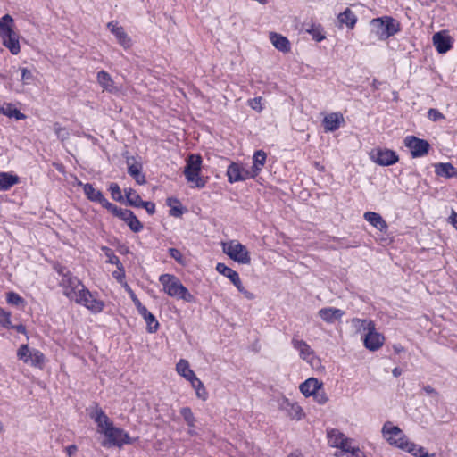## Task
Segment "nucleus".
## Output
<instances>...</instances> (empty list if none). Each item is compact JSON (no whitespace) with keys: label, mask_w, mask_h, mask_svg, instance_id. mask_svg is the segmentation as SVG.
<instances>
[{"label":"nucleus","mask_w":457,"mask_h":457,"mask_svg":"<svg viewBox=\"0 0 457 457\" xmlns=\"http://www.w3.org/2000/svg\"><path fill=\"white\" fill-rule=\"evenodd\" d=\"M88 415L96 424L97 432L104 435L105 440L102 443L104 447L116 446L121 448L125 445H131L135 439L121 428L115 427L112 420L106 415L98 403H94L88 410Z\"/></svg>","instance_id":"f257e3e1"},{"label":"nucleus","mask_w":457,"mask_h":457,"mask_svg":"<svg viewBox=\"0 0 457 457\" xmlns=\"http://www.w3.org/2000/svg\"><path fill=\"white\" fill-rule=\"evenodd\" d=\"M159 282L162 286V290L169 296L184 300L187 303L194 301L193 295L183 286L181 281L173 274H162L159 277Z\"/></svg>","instance_id":"f03ea898"},{"label":"nucleus","mask_w":457,"mask_h":457,"mask_svg":"<svg viewBox=\"0 0 457 457\" xmlns=\"http://www.w3.org/2000/svg\"><path fill=\"white\" fill-rule=\"evenodd\" d=\"M0 37L2 44L14 55L21 51L20 37L14 30V20L10 14L0 19Z\"/></svg>","instance_id":"7ed1b4c3"},{"label":"nucleus","mask_w":457,"mask_h":457,"mask_svg":"<svg viewBox=\"0 0 457 457\" xmlns=\"http://www.w3.org/2000/svg\"><path fill=\"white\" fill-rule=\"evenodd\" d=\"M370 33L379 40L385 41L401 30L400 22L391 16L372 19L370 22Z\"/></svg>","instance_id":"20e7f679"},{"label":"nucleus","mask_w":457,"mask_h":457,"mask_svg":"<svg viewBox=\"0 0 457 457\" xmlns=\"http://www.w3.org/2000/svg\"><path fill=\"white\" fill-rule=\"evenodd\" d=\"M53 268L62 278L59 281V286L62 288L63 295L67 298L73 300L78 294V290L85 287V285L67 267L61 263H54Z\"/></svg>","instance_id":"39448f33"},{"label":"nucleus","mask_w":457,"mask_h":457,"mask_svg":"<svg viewBox=\"0 0 457 457\" xmlns=\"http://www.w3.org/2000/svg\"><path fill=\"white\" fill-rule=\"evenodd\" d=\"M202 157L199 154H190L187 159L184 175L191 187L203 188L206 185V179L200 176Z\"/></svg>","instance_id":"423d86ee"},{"label":"nucleus","mask_w":457,"mask_h":457,"mask_svg":"<svg viewBox=\"0 0 457 457\" xmlns=\"http://www.w3.org/2000/svg\"><path fill=\"white\" fill-rule=\"evenodd\" d=\"M327 438L329 446L339 448L343 452L350 453L354 457H359L361 453L358 446H352L353 439L345 436L344 433L337 428L327 429Z\"/></svg>","instance_id":"0eeeda50"},{"label":"nucleus","mask_w":457,"mask_h":457,"mask_svg":"<svg viewBox=\"0 0 457 457\" xmlns=\"http://www.w3.org/2000/svg\"><path fill=\"white\" fill-rule=\"evenodd\" d=\"M73 301L84 306L94 314L103 312L105 306L104 302L99 298L98 293L91 292L86 287H82V288L78 290V294Z\"/></svg>","instance_id":"6e6552de"},{"label":"nucleus","mask_w":457,"mask_h":457,"mask_svg":"<svg viewBox=\"0 0 457 457\" xmlns=\"http://www.w3.org/2000/svg\"><path fill=\"white\" fill-rule=\"evenodd\" d=\"M222 250L231 260L240 264H249L250 253L246 247L237 240H229L222 243Z\"/></svg>","instance_id":"1a4fd4ad"},{"label":"nucleus","mask_w":457,"mask_h":457,"mask_svg":"<svg viewBox=\"0 0 457 457\" xmlns=\"http://www.w3.org/2000/svg\"><path fill=\"white\" fill-rule=\"evenodd\" d=\"M382 435L389 445L401 450H403L409 441L403 430L399 427L393 425L390 421H386L383 425Z\"/></svg>","instance_id":"9d476101"},{"label":"nucleus","mask_w":457,"mask_h":457,"mask_svg":"<svg viewBox=\"0 0 457 457\" xmlns=\"http://www.w3.org/2000/svg\"><path fill=\"white\" fill-rule=\"evenodd\" d=\"M17 357L24 363L38 369H43L46 361V357L41 351L35 348L30 349L28 345H21L19 347Z\"/></svg>","instance_id":"9b49d317"},{"label":"nucleus","mask_w":457,"mask_h":457,"mask_svg":"<svg viewBox=\"0 0 457 457\" xmlns=\"http://www.w3.org/2000/svg\"><path fill=\"white\" fill-rule=\"evenodd\" d=\"M113 216L124 221L129 229L135 233L140 232L144 226L134 212L129 209H122L113 204L109 211Z\"/></svg>","instance_id":"f8f14e48"},{"label":"nucleus","mask_w":457,"mask_h":457,"mask_svg":"<svg viewBox=\"0 0 457 457\" xmlns=\"http://www.w3.org/2000/svg\"><path fill=\"white\" fill-rule=\"evenodd\" d=\"M216 270L220 274L228 278L230 280V282L237 287V289L245 295V298L249 300L254 298V295L244 287L239 274L236 270H232L231 268L228 267L226 264L221 262L217 263Z\"/></svg>","instance_id":"ddd939ff"},{"label":"nucleus","mask_w":457,"mask_h":457,"mask_svg":"<svg viewBox=\"0 0 457 457\" xmlns=\"http://www.w3.org/2000/svg\"><path fill=\"white\" fill-rule=\"evenodd\" d=\"M404 145L410 150L412 158L427 155L430 149L429 143L415 136H407L404 138Z\"/></svg>","instance_id":"4468645a"},{"label":"nucleus","mask_w":457,"mask_h":457,"mask_svg":"<svg viewBox=\"0 0 457 457\" xmlns=\"http://www.w3.org/2000/svg\"><path fill=\"white\" fill-rule=\"evenodd\" d=\"M370 159L380 166H390L399 161L396 152L387 148H375L370 153Z\"/></svg>","instance_id":"2eb2a0df"},{"label":"nucleus","mask_w":457,"mask_h":457,"mask_svg":"<svg viewBox=\"0 0 457 457\" xmlns=\"http://www.w3.org/2000/svg\"><path fill=\"white\" fill-rule=\"evenodd\" d=\"M228 181L231 184L254 179L250 169H246L242 163L232 162L227 168Z\"/></svg>","instance_id":"dca6fc26"},{"label":"nucleus","mask_w":457,"mask_h":457,"mask_svg":"<svg viewBox=\"0 0 457 457\" xmlns=\"http://www.w3.org/2000/svg\"><path fill=\"white\" fill-rule=\"evenodd\" d=\"M78 185L83 187L84 194L89 201L100 204L108 211L111 210L113 204L109 202L100 190L95 188L93 184L79 181Z\"/></svg>","instance_id":"f3484780"},{"label":"nucleus","mask_w":457,"mask_h":457,"mask_svg":"<svg viewBox=\"0 0 457 457\" xmlns=\"http://www.w3.org/2000/svg\"><path fill=\"white\" fill-rule=\"evenodd\" d=\"M361 339L365 348L371 352L379 350L385 343V337L377 331L376 325L371 328H370V330L364 334Z\"/></svg>","instance_id":"a211bd4d"},{"label":"nucleus","mask_w":457,"mask_h":457,"mask_svg":"<svg viewBox=\"0 0 457 457\" xmlns=\"http://www.w3.org/2000/svg\"><path fill=\"white\" fill-rule=\"evenodd\" d=\"M432 42L439 54H445L452 49L453 39L447 30H441L433 35Z\"/></svg>","instance_id":"6ab92c4d"},{"label":"nucleus","mask_w":457,"mask_h":457,"mask_svg":"<svg viewBox=\"0 0 457 457\" xmlns=\"http://www.w3.org/2000/svg\"><path fill=\"white\" fill-rule=\"evenodd\" d=\"M108 29L114 35L117 42L124 48L128 49L132 46V40L125 31L124 28L119 26L118 21H112L107 24Z\"/></svg>","instance_id":"aec40b11"},{"label":"nucleus","mask_w":457,"mask_h":457,"mask_svg":"<svg viewBox=\"0 0 457 457\" xmlns=\"http://www.w3.org/2000/svg\"><path fill=\"white\" fill-rule=\"evenodd\" d=\"M96 79L104 91L111 94H117L120 91V87L116 85L111 75L105 71H98Z\"/></svg>","instance_id":"412c9836"},{"label":"nucleus","mask_w":457,"mask_h":457,"mask_svg":"<svg viewBox=\"0 0 457 457\" xmlns=\"http://www.w3.org/2000/svg\"><path fill=\"white\" fill-rule=\"evenodd\" d=\"M344 315L345 312L343 310L335 307H324L318 312V316L328 324L341 320Z\"/></svg>","instance_id":"4be33fe9"},{"label":"nucleus","mask_w":457,"mask_h":457,"mask_svg":"<svg viewBox=\"0 0 457 457\" xmlns=\"http://www.w3.org/2000/svg\"><path fill=\"white\" fill-rule=\"evenodd\" d=\"M303 30L312 36L316 42H321L326 38L324 28L320 23L311 21L303 24Z\"/></svg>","instance_id":"5701e85b"},{"label":"nucleus","mask_w":457,"mask_h":457,"mask_svg":"<svg viewBox=\"0 0 457 457\" xmlns=\"http://www.w3.org/2000/svg\"><path fill=\"white\" fill-rule=\"evenodd\" d=\"M292 345L295 350L299 352L300 357L303 360L311 362L314 358V352L304 340L296 339L294 337L292 339Z\"/></svg>","instance_id":"b1692460"},{"label":"nucleus","mask_w":457,"mask_h":457,"mask_svg":"<svg viewBox=\"0 0 457 457\" xmlns=\"http://www.w3.org/2000/svg\"><path fill=\"white\" fill-rule=\"evenodd\" d=\"M337 21L339 27L345 26L348 29H353L358 18L350 8H346L343 12L337 15Z\"/></svg>","instance_id":"393cba45"},{"label":"nucleus","mask_w":457,"mask_h":457,"mask_svg":"<svg viewBox=\"0 0 457 457\" xmlns=\"http://www.w3.org/2000/svg\"><path fill=\"white\" fill-rule=\"evenodd\" d=\"M435 172L437 176L445 179L457 178V169L450 162L435 164Z\"/></svg>","instance_id":"a878e982"},{"label":"nucleus","mask_w":457,"mask_h":457,"mask_svg":"<svg viewBox=\"0 0 457 457\" xmlns=\"http://www.w3.org/2000/svg\"><path fill=\"white\" fill-rule=\"evenodd\" d=\"M321 387L322 383L315 378L306 379L299 386L301 393L306 397L312 396L317 389H320Z\"/></svg>","instance_id":"bb28decb"},{"label":"nucleus","mask_w":457,"mask_h":457,"mask_svg":"<svg viewBox=\"0 0 457 457\" xmlns=\"http://www.w3.org/2000/svg\"><path fill=\"white\" fill-rule=\"evenodd\" d=\"M363 217L365 220H367L371 226L379 231L386 230L387 224L379 213L374 212H366Z\"/></svg>","instance_id":"cd10ccee"},{"label":"nucleus","mask_w":457,"mask_h":457,"mask_svg":"<svg viewBox=\"0 0 457 457\" xmlns=\"http://www.w3.org/2000/svg\"><path fill=\"white\" fill-rule=\"evenodd\" d=\"M270 40L274 47L278 51L283 53L290 51V42L286 37L276 32H270Z\"/></svg>","instance_id":"c85d7f7f"},{"label":"nucleus","mask_w":457,"mask_h":457,"mask_svg":"<svg viewBox=\"0 0 457 457\" xmlns=\"http://www.w3.org/2000/svg\"><path fill=\"white\" fill-rule=\"evenodd\" d=\"M266 159L267 154L263 150H257L254 152L253 156V166L250 169L254 178H256L262 171L266 162Z\"/></svg>","instance_id":"c756f323"},{"label":"nucleus","mask_w":457,"mask_h":457,"mask_svg":"<svg viewBox=\"0 0 457 457\" xmlns=\"http://www.w3.org/2000/svg\"><path fill=\"white\" fill-rule=\"evenodd\" d=\"M176 371L179 375L183 377L188 382H190L194 378L196 377L195 371L190 369V365L188 361L185 359H180L176 364Z\"/></svg>","instance_id":"7c9ffc66"},{"label":"nucleus","mask_w":457,"mask_h":457,"mask_svg":"<svg viewBox=\"0 0 457 457\" xmlns=\"http://www.w3.org/2000/svg\"><path fill=\"white\" fill-rule=\"evenodd\" d=\"M19 182V176L9 172H0V191H7Z\"/></svg>","instance_id":"2f4dec72"},{"label":"nucleus","mask_w":457,"mask_h":457,"mask_svg":"<svg viewBox=\"0 0 457 457\" xmlns=\"http://www.w3.org/2000/svg\"><path fill=\"white\" fill-rule=\"evenodd\" d=\"M283 407L292 419L299 420L303 417V411L297 403H292L288 399H286L283 402Z\"/></svg>","instance_id":"473e14b6"},{"label":"nucleus","mask_w":457,"mask_h":457,"mask_svg":"<svg viewBox=\"0 0 457 457\" xmlns=\"http://www.w3.org/2000/svg\"><path fill=\"white\" fill-rule=\"evenodd\" d=\"M128 173L136 180L138 185H144L146 183L145 176L142 172L141 163L134 162L129 164L128 167Z\"/></svg>","instance_id":"72a5a7b5"},{"label":"nucleus","mask_w":457,"mask_h":457,"mask_svg":"<svg viewBox=\"0 0 457 457\" xmlns=\"http://www.w3.org/2000/svg\"><path fill=\"white\" fill-rule=\"evenodd\" d=\"M352 326L355 328L357 333L365 332L367 333L376 324L372 320L353 318L351 320Z\"/></svg>","instance_id":"f704fd0d"},{"label":"nucleus","mask_w":457,"mask_h":457,"mask_svg":"<svg viewBox=\"0 0 457 457\" xmlns=\"http://www.w3.org/2000/svg\"><path fill=\"white\" fill-rule=\"evenodd\" d=\"M344 123V116H324L323 119V125L326 131H335Z\"/></svg>","instance_id":"c9c22d12"},{"label":"nucleus","mask_w":457,"mask_h":457,"mask_svg":"<svg viewBox=\"0 0 457 457\" xmlns=\"http://www.w3.org/2000/svg\"><path fill=\"white\" fill-rule=\"evenodd\" d=\"M146 323V330L148 333H155L160 327L155 316L151 313L147 309L140 314Z\"/></svg>","instance_id":"e433bc0d"},{"label":"nucleus","mask_w":457,"mask_h":457,"mask_svg":"<svg viewBox=\"0 0 457 457\" xmlns=\"http://www.w3.org/2000/svg\"><path fill=\"white\" fill-rule=\"evenodd\" d=\"M403 451H405L414 457H429L428 452L423 447L411 441H408Z\"/></svg>","instance_id":"4c0bfd02"},{"label":"nucleus","mask_w":457,"mask_h":457,"mask_svg":"<svg viewBox=\"0 0 457 457\" xmlns=\"http://www.w3.org/2000/svg\"><path fill=\"white\" fill-rule=\"evenodd\" d=\"M167 205L170 207V215L172 217H180L184 212L185 208L182 206L181 203L179 199L174 197H169L166 200Z\"/></svg>","instance_id":"58836bf2"},{"label":"nucleus","mask_w":457,"mask_h":457,"mask_svg":"<svg viewBox=\"0 0 457 457\" xmlns=\"http://www.w3.org/2000/svg\"><path fill=\"white\" fill-rule=\"evenodd\" d=\"M191 386L195 389L196 396L205 401L208 398V392L203 382L197 378H194L190 382Z\"/></svg>","instance_id":"ea45409f"},{"label":"nucleus","mask_w":457,"mask_h":457,"mask_svg":"<svg viewBox=\"0 0 457 457\" xmlns=\"http://www.w3.org/2000/svg\"><path fill=\"white\" fill-rule=\"evenodd\" d=\"M101 250L103 251V253H104V255L107 258V260H106L107 263L113 264L116 267H118V266L121 267L122 263L120 261V258L114 253L112 249H111L108 246L104 245L101 247Z\"/></svg>","instance_id":"a19ab883"},{"label":"nucleus","mask_w":457,"mask_h":457,"mask_svg":"<svg viewBox=\"0 0 457 457\" xmlns=\"http://www.w3.org/2000/svg\"><path fill=\"white\" fill-rule=\"evenodd\" d=\"M179 412L189 428H194L195 426L196 420L189 407L181 408Z\"/></svg>","instance_id":"79ce46f5"},{"label":"nucleus","mask_w":457,"mask_h":457,"mask_svg":"<svg viewBox=\"0 0 457 457\" xmlns=\"http://www.w3.org/2000/svg\"><path fill=\"white\" fill-rule=\"evenodd\" d=\"M108 190L111 194V196L112 198L114 200V201H117V202H122L123 201V195H122V193H121V189L120 187V186L117 184V183H111L109 185V187H108Z\"/></svg>","instance_id":"37998d69"},{"label":"nucleus","mask_w":457,"mask_h":457,"mask_svg":"<svg viewBox=\"0 0 457 457\" xmlns=\"http://www.w3.org/2000/svg\"><path fill=\"white\" fill-rule=\"evenodd\" d=\"M0 326L4 328L10 329L12 328V324L11 321V313L9 312L4 311L0 307Z\"/></svg>","instance_id":"c03bdc74"},{"label":"nucleus","mask_w":457,"mask_h":457,"mask_svg":"<svg viewBox=\"0 0 457 457\" xmlns=\"http://www.w3.org/2000/svg\"><path fill=\"white\" fill-rule=\"evenodd\" d=\"M6 301L9 304L19 306L24 303V299L15 292H9L6 295Z\"/></svg>","instance_id":"a18cd8bd"},{"label":"nucleus","mask_w":457,"mask_h":457,"mask_svg":"<svg viewBox=\"0 0 457 457\" xmlns=\"http://www.w3.org/2000/svg\"><path fill=\"white\" fill-rule=\"evenodd\" d=\"M248 104L253 111L260 112L263 109L264 102L262 96H258L248 100Z\"/></svg>","instance_id":"49530a36"},{"label":"nucleus","mask_w":457,"mask_h":457,"mask_svg":"<svg viewBox=\"0 0 457 457\" xmlns=\"http://www.w3.org/2000/svg\"><path fill=\"white\" fill-rule=\"evenodd\" d=\"M131 195L126 199L127 204L129 206L139 208L140 205H142V198L141 196L137 193V191L133 194H130Z\"/></svg>","instance_id":"de8ad7c7"},{"label":"nucleus","mask_w":457,"mask_h":457,"mask_svg":"<svg viewBox=\"0 0 457 457\" xmlns=\"http://www.w3.org/2000/svg\"><path fill=\"white\" fill-rule=\"evenodd\" d=\"M312 396H313L314 400L320 404H324L328 400V397L322 387L320 389H317Z\"/></svg>","instance_id":"09e8293b"},{"label":"nucleus","mask_w":457,"mask_h":457,"mask_svg":"<svg viewBox=\"0 0 457 457\" xmlns=\"http://www.w3.org/2000/svg\"><path fill=\"white\" fill-rule=\"evenodd\" d=\"M169 254L171 258H173L178 263L184 264V258L181 252L177 248H170Z\"/></svg>","instance_id":"8fccbe9b"},{"label":"nucleus","mask_w":457,"mask_h":457,"mask_svg":"<svg viewBox=\"0 0 457 457\" xmlns=\"http://www.w3.org/2000/svg\"><path fill=\"white\" fill-rule=\"evenodd\" d=\"M21 81L24 84H30L32 78H33L31 71L29 70L28 68H21Z\"/></svg>","instance_id":"3c124183"},{"label":"nucleus","mask_w":457,"mask_h":457,"mask_svg":"<svg viewBox=\"0 0 457 457\" xmlns=\"http://www.w3.org/2000/svg\"><path fill=\"white\" fill-rule=\"evenodd\" d=\"M118 270L112 272V277L116 278L119 282H122L125 278V270L123 264L117 267Z\"/></svg>","instance_id":"603ef678"},{"label":"nucleus","mask_w":457,"mask_h":457,"mask_svg":"<svg viewBox=\"0 0 457 457\" xmlns=\"http://www.w3.org/2000/svg\"><path fill=\"white\" fill-rule=\"evenodd\" d=\"M139 208H144L148 214L153 215L155 212V204L153 202L143 201Z\"/></svg>","instance_id":"864d4df0"},{"label":"nucleus","mask_w":457,"mask_h":457,"mask_svg":"<svg viewBox=\"0 0 457 457\" xmlns=\"http://www.w3.org/2000/svg\"><path fill=\"white\" fill-rule=\"evenodd\" d=\"M0 112H2V114H21L19 110H17L16 108H12V104H10L6 105V109L4 107H1Z\"/></svg>","instance_id":"5fc2aeb1"},{"label":"nucleus","mask_w":457,"mask_h":457,"mask_svg":"<svg viewBox=\"0 0 457 457\" xmlns=\"http://www.w3.org/2000/svg\"><path fill=\"white\" fill-rule=\"evenodd\" d=\"M64 451L68 457H73L78 451V446L76 445H70L65 447Z\"/></svg>","instance_id":"6e6d98bb"},{"label":"nucleus","mask_w":457,"mask_h":457,"mask_svg":"<svg viewBox=\"0 0 457 457\" xmlns=\"http://www.w3.org/2000/svg\"><path fill=\"white\" fill-rule=\"evenodd\" d=\"M132 302L135 304L139 314H141L144 311L147 309L145 306L142 304L138 298L134 299Z\"/></svg>","instance_id":"4d7b16f0"},{"label":"nucleus","mask_w":457,"mask_h":457,"mask_svg":"<svg viewBox=\"0 0 457 457\" xmlns=\"http://www.w3.org/2000/svg\"><path fill=\"white\" fill-rule=\"evenodd\" d=\"M450 220L453 226L457 229V213L453 211L450 216Z\"/></svg>","instance_id":"13d9d810"},{"label":"nucleus","mask_w":457,"mask_h":457,"mask_svg":"<svg viewBox=\"0 0 457 457\" xmlns=\"http://www.w3.org/2000/svg\"><path fill=\"white\" fill-rule=\"evenodd\" d=\"M13 329H15L16 331L20 332V333H25L26 332V328L23 325H16V326H13L12 325V328Z\"/></svg>","instance_id":"bf43d9fd"},{"label":"nucleus","mask_w":457,"mask_h":457,"mask_svg":"<svg viewBox=\"0 0 457 457\" xmlns=\"http://www.w3.org/2000/svg\"><path fill=\"white\" fill-rule=\"evenodd\" d=\"M392 373H393V375H394L395 378H397V377L401 376V374H402V370H401L400 368H398V367H395V369H393Z\"/></svg>","instance_id":"052dcab7"},{"label":"nucleus","mask_w":457,"mask_h":457,"mask_svg":"<svg viewBox=\"0 0 457 457\" xmlns=\"http://www.w3.org/2000/svg\"><path fill=\"white\" fill-rule=\"evenodd\" d=\"M135 192H136V190H134L133 188H130V187L125 188L124 193H125L126 199L131 195L130 194H133Z\"/></svg>","instance_id":"680f3d73"},{"label":"nucleus","mask_w":457,"mask_h":457,"mask_svg":"<svg viewBox=\"0 0 457 457\" xmlns=\"http://www.w3.org/2000/svg\"><path fill=\"white\" fill-rule=\"evenodd\" d=\"M423 389L427 394H435L436 393L435 389L431 386H426L423 387Z\"/></svg>","instance_id":"e2e57ef3"},{"label":"nucleus","mask_w":457,"mask_h":457,"mask_svg":"<svg viewBox=\"0 0 457 457\" xmlns=\"http://www.w3.org/2000/svg\"><path fill=\"white\" fill-rule=\"evenodd\" d=\"M427 114H440L436 109L430 108Z\"/></svg>","instance_id":"0e129e2a"},{"label":"nucleus","mask_w":457,"mask_h":457,"mask_svg":"<svg viewBox=\"0 0 457 457\" xmlns=\"http://www.w3.org/2000/svg\"><path fill=\"white\" fill-rule=\"evenodd\" d=\"M431 118V120L433 121H437L438 120L444 118L445 116H437V115H435V116H429Z\"/></svg>","instance_id":"69168bd1"},{"label":"nucleus","mask_w":457,"mask_h":457,"mask_svg":"<svg viewBox=\"0 0 457 457\" xmlns=\"http://www.w3.org/2000/svg\"><path fill=\"white\" fill-rule=\"evenodd\" d=\"M394 349L396 353H400L403 350V348L402 346H397V345H395Z\"/></svg>","instance_id":"338daca9"},{"label":"nucleus","mask_w":457,"mask_h":457,"mask_svg":"<svg viewBox=\"0 0 457 457\" xmlns=\"http://www.w3.org/2000/svg\"><path fill=\"white\" fill-rule=\"evenodd\" d=\"M288 457H302L299 453H292L288 455Z\"/></svg>","instance_id":"774afa93"}]
</instances>
